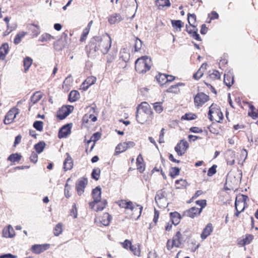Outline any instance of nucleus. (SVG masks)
Returning <instances> with one entry per match:
<instances>
[{
  "mask_svg": "<svg viewBox=\"0 0 258 258\" xmlns=\"http://www.w3.org/2000/svg\"><path fill=\"white\" fill-rule=\"evenodd\" d=\"M15 235V232L13 227L9 225L7 227L4 229L3 231V235L5 237H13Z\"/></svg>",
  "mask_w": 258,
  "mask_h": 258,
  "instance_id": "nucleus-22",
  "label": "nucleus"
},
{
  "mask_svg": "<svg viewBox=\"0 0 258 258\" xmlns=\"http://www.w3.org/2000/svg\"><path fill=\"white\" fill-rule=\"evenodd\" d=\"M27 33L25 32H19L14 40V43L15 44H18L21 41L22 39L26 35Z\"/></svg>",
  "mask_w": 258,
  "mask_h": 258,
  "instance_id": "nucleus-40",
  "label": "nucleus"
},
{
  "mask_svg": "<svg viewBox=\"0 0 258 258\" xmlns=\"http://www.w3.org/2000/svg\"><path fill=\"white\" fill-rule=\"evenodd\" d=\"M101 138V134L98 133H94L91 137V140L93 142H95L98 141Z\"/></svg>",
  "mask_w": 258,
  "mask_h": 258,
  "instance_id": "nucleus-64",
  "label": "nucleus"
},
{
  "mask_svg": "<svg viewBox=\"0 0 258 258\" xmlns=\"http://www.w3.org/2000/svg\"><path fill=\"white\" fill-rule=\"evenodd\" d=\"M19 113L20 110L18 108L16 107L12 108L6 114L4 119V123L6 124H9L13 122L16 117L17 115Z\"/></svg>",
  "mask_w": 258,
  "mask_h": 258,
  "instance_id": "nucleus-5",
  "label": "nucleus"
},
{
  "mask_svg": "<svg viewBox=\"0 0 258 258\" xmlns=\"http://www.w3.org/2000/svg\"><path fill=\"white\" fill-rule=\"evenodd\" d=\"M142 45V41L140 39L136 38V40H135V50L137 51L139 50L141 48Z\"/></svg>",
  "mask_w": 258,
  "mask_h": 258,
  "instance_id": "nucleus-56",
  "label": "nucleus"
},
{
  "mask_svg": "<svg viewBox=\"0 0 258 258\" xmlns=\"http://www.w3.org/2000/svg\"><path fill=\"white\" fill-rule=\"evenodd\" d=\"M92 198L94 201L89 203V206L91 209H94L96 203H98L101 200V188L97 186L92 192Z\"/></svg>",
  "mask_w": 258,
  "mask_h": 258,
  "instance_id": "nucleus-7",
  "label": "nucleus"
},
{
  "mask_svg": "<svg viewBox=\"0 0 258 258\" xmlns=\"http://www.w3.org/2000/svg\"><path fill=\"white\" fill-rule=\"evenodd\" d=\"M135 145V143L132 141L121 143L116 146L115 153L116 154H119L123 152L128 148L134 147Z\"/></svg>",
  "mask_w": 258,
  "mask_h": 258,
  "instance_id": "nucleus-10",
  "label": "nucleus"
},
{
  "mask_svg": "<svg viewBox=\"0 0 258 258\" xmlns=\"http://www.w3.org/2000/svg\"><path fill=\"white\" fill-rule=\"evenodd\" d=\"M181 234L180 232H177L176 235L173 236L172 240V244H174L175 247H178L181 244Z\"/></svg>",
  "mask_w": 258,
  "mask_h": 258,
  "instance_id": "nucleus-29",
  "label": "nucleus"
},
{
  "mask_svg": "<svg viewBox=\"0 0 258 258\" xmlns=\"http://www.w3.org/2000/svg\"><path fill=\"white\" fill-rule=\"evenodd\" d=\"M42 98V95L38 92H36L33 94L31 98V102L29 103V105H32L34 104L37 103Z\"/></svg>",
  "mask_w": 258,
  "mask_h": 258,
  "instance_id": "nucleus-35",
  "label": "nucleus"
},
{
  "mask_svg": "<svg viewBox=\"0 0 258 258\" xmlns=\"http://www.w3.org/2000/svg\"><path fill=\"white\" fill-rule=\"evenodd\" d=\"M72 106H62L57 112V116L60 119H63L73 110Z\"/></svg>",
  "mask_w": 258,
  "mask_h": 258,
  "instance_id": "nucleus-12",
  "label": "nucleus"
},
{
  "mask_svg": "<svg viewBox=\"0 0 258 258\" xmlns=\"http://www.w3.org/2000/svg\"><path fill=\"white\" fill-rule=\"evenodd\" d=\"M117 204L121 208L129 209L131 211H138L139 213V215H138V218L140 217L142 211L143 210L142 206L134 204L131 201L127 202L125 200H120L117 202Z\"/></svg>",
  "mask_w": 258,
  "mask_h": 258,
  "instance_id": "nucleus-4",
  "label": "nucleus"
},
{
  "mask_svg": "<svg viewBox=\"0 0 258 258\" xmlns=\"http://www.w3.org/2000/svg\"><path fill=\"white\" fill-rule=\"evenodd\" d=\"M196 16L195 14H189L188 15V22L190 26H192V23L196 21Z\"/></svg>",
  "mask_w": 258,
  "mask_h": 258,
  "instance_id": "nucleus-59",
  "label": "nucleus"
},
{
  "mask_svg": "<svg viewBox=\"0 0 258 258\" xmlns=\"http://www.w3.org/2000/svg\"><path fill=\"white\" fill-rule=\"evenodd\" d=\"M122 20L119 14H114L108 18V21L110 24L118 23Z\"/></svg>",
  "mask_w": 258,
  "mask_h": 258,
  "instance_id": "nucleus-26",
  "label": "nucleus"
},
{
  "mask_svg": "<svg viewBox=\"0 0 258 258\" xmlns=\"http://www.w3.org/2000/svg\"><path fill=\"white\" fill-rule=\"evenodd\" d=\"M155 201L159 207L161 208H165L167 207L168 205L167 199L155 200Z\"/></svg>",
  "mask_w": 258,
  "mask_h": 258,
  "instance_id": "nucleus-46",
  "label": "nucleus"
},
{
  "mask_svg": "<svg viewBox=\"0 0 258 258\" xmlns=\"http://www.w3.org/2000/svg\"><path fill=\"white\" fill-rule=\"evenodd\" d=\"M196 203L197 205H199L201 207L200 209H202V210L207 205L206 201L205 200H198L197 201Z\"/></svg>",
  "mask_w": 258,
  "mask_h": 258,
  "instance_id": "nucleus-63",
  "label": "nucleus"
},
{
  "mask_svg": "<svg viewBox=\"0 0 258 258\" xmlns=\"http://www.w3.org/2000/svg\"><path fill=\"white\" fill-rule=\"evenodd\" d=\"M189 147L188 143L185 140H181L175 147V151L178 156H182Z\"/></svg>",
  "mask_w": 258,
  "mask_h": 258,
  "instance_id": "nucleus-8",
  "label": "nucleus"
},
{
  "mask_svg": "<svg viewBox=\"0 0 258 258\" xmlns=\"http://www.w3.org/2000/svg\"><path fill=\"white\" fill-rule=\"evenodd\" d=\"M66 158L63 162V168L65 171L71 170L73 166V161L70 155L66 153Z\"/></svg>",
  "mask_w": 258,
  "mask_h": 258,
  "instance_id": "nucleus-21",
  "label": "nucleus"
},
{
  "mask_svg": "<svg viewBox=\"0 0 258 258\" xmlns=\"http://www.w3.org/2000/svg\"><path fill=\"white\" fill-rule=\"evenodd\" d=\"M213 227L211 223H208L204 228L201 234V237L202 240L206 239L213 232Z\"/></svg>",
  "mask_w": 258,
  "mask_h": 258,
  "instance_id": "nucleus-18",
  "label": "nucleus"
},
{
  "mask_svg": "<svg viewBox=\"0 0 258 258\" xmlns=\"http://www.w3.org/2000/svg\"><path fill=\"white\" fill-rule=\"evenodd\" d=\"M155 3L156 5L159 8L165 6L169 7L170 6L169 0H156Z\"/></svg>",
  "mask_w": 258,
  "mask_h": 258,
  "instance_id": "nucleus-37",
  "label": "nucleus"
},
{
  "mask_svg": "<svg viewBox=\"0 0 258 258\" xmlns=\"http://www.w3.org/2000/svg\"><path fill=\"white\" fill-rule=\"evenodd\" d=\"M216 165H213L211 168H209L208 171V175L209 176H211L216 172Z\"/></svg>",
  "mask_w": 258,
  "mask_h": 258,
  "instance_id": "nucleus-60",
  "label": "nucleus"
},
{
  "mask_svg": "<svg viewBox=\"0 0 258 258\" xmlns=\"http://www.w3.org/2000/svg\"><path fill=\"white\" fill-rule=\"evenodd\" d=\"M43 126V122L41 121H36L33 123V127L39 132L42 131Z\"/></svg>",
  "mask_w": 258,
  "mask_h": 258,
  "instance_id": "nucleus-51",
  "label": "nucleus"
},
{
  "mask_svg": "<svg viewBox=\"0 0 258 258\" xmlns=\"http://www.w3.org/2000/svg\"><path fill=\"white\" fill-rule=\"evenodd\" d=\"M100 173V170L99 168L94 169L92 172L91 175L92 177L95 180H98L99 177V175Z\"/></svg>",
  "mask_w": 258,
  "mask_h": 258,
  "instance_id": "nucleus-54",
  "label": "nucleus"
},
{
  "mask_svg": "<svg viewBox=\"0 0 258 258\" xmlns=\"http://www.w3.org/2000/svg\"><path fill=\"white\" fill-rule=\"evenodd\" d=\"M96 81V77L94 76H90L88 77L83 83L81 87L84 91L87 90L88 88L94 84Z\"/></svg>",
  "mask_w": 258,
  "mask_h": 258,
  "instance_id": "nucleus-17",
  "label": "nucleus"
},
{
  "mask_svg": "<svg viewBox=\"0 0 258 258\" xmlns=\"http://www.w3.org/2000/svg\"><path fill=\"white\" fill-rule=\"evenodd\" d=\"M99 220L100 222L103 225L107 226L109 224V223L110 222L111 216L108 213H105L103 214L102 217L99 218Z\"/></svg>",
  "mask_w": 258,
  "mask_h": 258,
  "instance_id": "nucleus-25",
  "label": "nucleus"
},
{
  "mask_svg": "<svg viewBox=\"0 0 258 258\" xmlns=\"http://www.w3.org/2000/svg\"><path fill=\"white\" fill-rule=\"evenodd\" d=\"M54 39V37L48 33H44L39 38V41L44 42Z\"/></svg>",
  "mask_w": 258,
  "mask_h": 258,
  "instance_id": "nucleus-42",
  "label": "nucleus"
},
{
  "mask_svg": "<svg viewBox=\"0 0 258 258\" xmlns=\"http://www.w3.org/2000/svg\"><path fill=\"white\" fill-rule=\"evenodd\" d=\"M21 157V155L18 153L12 154L9 156L8 160L13 162H17L20 160Z\"/></svg>",
  "mask_w": 258,
  "mask_h": 258,
  "instance_id": "nucleus-45",
  "label": "nucleus"
},
{
  "mask_svg": "<svg viewBox=\"0 0 258 258\" xmlns=\"http://www.w3.org/2000/svg\"><path fill=\"white\" fill-rule=\"evenodd\" d=\"M157 80L161 85H163L166 83V75L160 74L157 77Z\"/></svg>",
  "mask_w": 258,
  "mask_h": 258,
  "instance_id": "nucleus-48",
  "label": "nucleus"
},
{
  "mask_svg": "<svg viewBox=\"0 0 258 258\" xmlns=\"http://www.w3.org/2000/svg\"><path fill=\"white\" fill-rule=\"evenodd\" d=\"M122 247L125 249L130 248L131 246L132 245L131 241L129 240L126 239L122 243Z\"/></svg>",
  "mask_w": 258,
  "mask_h": 258,
  "instance_id": "nucleus-62",
  "label": "nucleus"
},
{
  "mask_svg": "<svg viewBox=\"0 0 258 258\" xmlns=\"http://www.w3.org/2000/svg\"><path fill=\"white\" fill-rule=\"evenodd\" d=\"M137 111L153 115V112L150 105L146 102H143L137 107Z\"/></svg>",
  "mask_w": 258,
  "mask_h": 258,
  "instance_id": "nucleus-14",
  "label": "nucleus"
},
{
  "mask_svg": "<svg viewBox=\"0 0 258 258\" xmlns=\"http://www.w3.org/2000/svg\"><path fill=\"white\" fill-rule=\"evenodd\" d=\"M247 199L248 197L243 195H241L236 197L235 202V209H238L242 212L245 209V204Z\"/></svg>",
  "mask_w": 258,
  "mask_h": 258,
  "instance_id": "nucleus-6",
  "label": "nucleus"
},
{
  "mask_svg": "<svg viewBox=\"0 0 258 258\" xmlns=\"http://www.w3.org/2000/svg\"><path fill=\"white\" fill-rule=\"evenodd\" d=\"M207 66V63H203L202 65L197 73L194 75L193 77L195 79L199 80L203 76L204 71L206 69Z\"/></svg>",
  "mask_w": 258,
  "mask_h": 258,
  "instance_id": "nucleus-28",
  "label": "nucleus"
},
{
  "mask_svg": "<svg viewBox=\"0 0 258 258\" xmlns=\"http://www.w3.org/2000/svg\"><path fill=\"white\" fill-rule=\"evenodd\" d=\"M209 118L211 121L220 122L223 116L219 108L214 104H212L209 107L208 113Z\"/></svg>",
  "mask_w": 258,
  "mask_h": 258,
  "instance_id": "nucleus-3",
  "label": "nucleus"
},
{
  "mask_svg": "<svg viewBox=\"0 0 258 258\" xmlns=\"http://www.w3.org/2000/svg\"><path fill=\"white\" fill-rule=\"evenodd\" d=\"M136 118L139 123L141 124H144L147 121L151 120L152 118V115L137 111Z\"/></svg>",
  "mask_w": 258,
  "mask_h": 258,
  "instance_id": "nucleus-11",
  "label": "nucleus"
},
{
  "mask_svg": "<svg viewBox=\"0 0 258 258\" xmlns=\"http://www.w3.org/2000/svg\"><path fill=\"white\" fill-rule=\"evenodd\" d=\"M253 238V236L250 234H246L245 237L239 238L237 239L238 245H245L249 244Z\"/></svg>",
  "mask_w": 258,
  "mask_h": 258,
  "instance_id": "nucleus-20",
  "label": "nucleus"
},
{
  "mask_svg": "<svg viewBox=\"0 0 258 258\" xmlns=\"http://www.w3.org/2000/svg\"><path fill=\"white\" fill-rule=\"evenodd\" d=\"M234 82L233 77L228 74H225L224 78V83L227 86H231Z\"/></svg>",
  "mask_w": 258,
  "mask_h": 258,
  "instance_id": "nucleus-34",
  "label": "nucleus"
},
{
  "mask_svg": "<svg viewBox=\"0 0 258 258\" xmlns=\"http://www.w3.org/2000/svg\"><path fill=\"white\" fill-rule=\"evenodd\" d=\"M172 223L174 225H177L180 221V215L177 212L170 213Z\"/></svg>",
  "mask_w": 258,
  "mask_h": 258,
  "instance_id": "nucleus-39",
  "label": "nucleus"
},
{
  "mask_svg": "<svg viewBox=\"0 0 258 258\" xmlns=\"http://www.w3.org/2000/svg\"><path fill=\"white\" fill-rule=\"evenodd\" d=\"M151 64V58L147 56H144L137 59L135 69L139 73L144 74L150 70Z\"/></svg>",
  "mask_w": 258,
  "mask_h": 258,
  "instance_id": "nucleus-2",
  "label": "nucleus"
},
{
  "mask_svg": "<svg viewBox=\"0 0 258 258\" xmlns=\"http://www.w3.org/2000/svg\"><path fill=\"white\" fill-rule=\"evenodd\" d=\"M202 212V209L194 207L190 208L189 210L186 211L185 214L187 216L191 218L198 217L201 214Z\"/></svg>",
  "mask_w": 258,
  "mask_h": 258,
  "instance_id": "nucleus-19",
  "label": "nucleus"
},
{
  "mask_svg": "<svg viewBox=\"0 0 258 258\" xmlns=\"http://www.w3.org/2000/svg\"><path fill=\"white\" fill-rule=\"evenodd\" d=\"M107 203V201L105 199L100 200L98 203H96L94 208L92 209L96 212L102 211L105 208Z\"/></svg>",
  "mask_w": 258,
  "mask_h": 258,
  "instance_id": "nucleus-27",
  "label": "nucleus"
},
{
  "mask_svg": "<svg viewBox=\"0 0 258 258\" xmlns=\"http://www.w3.org/2000/svg\"><path fill=\"white\" fill-rule=\"evenodd\" d=\"M161 104L162 103L160 102H155L153 104L155 111L158 113H161L163 110V107Z\"/></svg>",
  "mask_w": 258,
  "mask_h": 258,
  "instance_id": "nucleus-47",
  "label": "nucleus"
},
{
  "mask_svg": "<svg viewBox=\"0 0 258 258\" xmlns=\"http://www.w3.org/2000/svg\"><path fill=\"white\" fill-rule=\"evenodd\" d=\"M30 160L32 162L36 163L38 160V155L37 153L34 152H32L30 157Z\"/></svg>",
  "mask_w": 258,
  "mask_h": 258,
  "instance_id": "nucleus-57",
  "label": "nucleus"
},
{
  "mask_svg": "<svg viewBox=\"0 0 258 258\" xmlns=\"http://www.w3.org/2000/svg\"><path fill=\"white\" fill-rule=\"evenodd\" d=\"M88 183L87 178H81L78 180L76 184V188L78 194L79 196L82 195L84 192V188Z\"/></svg>",
  "mask_w": 258,
  "mask_h": 258,
  "instance_id": "nucleus-13",
  "label": "nucleus"
},
{
  "mask_svg": "<svg viewBox=\"0 0 258 258\" xmlns=\"http://www.w3.org/2000/svg\"><path fill=\"white\" fill-rule=\"evenodd\" d=\"M49 247V244H35L32 245L31 250L33 252L36 254H39L47 249Z\"/></svg>",
  "mask_w": 258,
  "mask_h": 258,
  "instance_id": "nucleus-16",
  "label": "nucleus"
},
{
  "mask_svg": "<svg viewBox=\"0 0 258 258\" xmlns=\"http://www.w3.org/2000/svg\"><path fill=\"white\" fill-rule=\"evenodd\" d=\"M209 99V96L204 93H198L194 98V102L196 106L201 107Z\"/></svg>",
  "mask_w": 258,
  "mask_h": 258,
  "instance_id": "nucleus-9",
  "label": "nucleus"
},
{
  "mask_svg": "<svg viewBox=\"0 0 258 258\" xmlns=\"http://www.w3.org/2000/svg\"><path fill=\"white\" fill-rule=\"evenodd\" d=\"M89 31H90V30H89V28H86L84 30L83 33L81 35V37L80 38L81 41H84L86 39V38L87 35L88 34Z\"/></svg>",
  "mask_w": 258,
  "mask_h": 258,
  "instance_id": "nucleus-58",
  "label": "nucleus"
},
{
  "mask_svg": "<svg viewBox=\"0 0 258 258\" xmlns=\"http://www.w3.org/2000/svg\"><path fill=\"white\" fill-rule=\"evenodd\" d=\"M39 26L35 24H31L29 25V29L32 31L33 37H36L40 34Z\"/></svg>",
  "mask_w": 258,
  "mask_h": 258,
  "instance_id": "nucleus-33",
  "label": "nucleus"
},
{
  "mask_svg": "<svg viewBox=\"0 0 258 258\" xmlns=\"http://www.w3.org/2000/svg\"><path fill=\"white\" fill-rule=\"evenodd\" d=\"M63 231V224L61 223H57L53 229V234L55 236H58Z\"/></svg>",
  "mask_w": 258,
  "mask_h": 258,
  "instance_id": "nucleus-31",
  "label": "nucleus"
},
{
  "mask_svg": "<svg viewBox=\"0 0 258 258\" xmlns=\"http://www.w3.org/2000/svg\"><path fill=\"white\" fill-rule=\"evenodd\" d=\"M93 43L95 44V51L100 50L104 54H106L111 47V39L108 35L104 36L102 38L96 36L94 38Z\"/></svg>",
  "mask_w": 258,
  "mask_h": 258,
  "instance_id": "nucleus-1",
  "label": "nucleus"
},
{
  "mask_svg": "<svg viewBox=\"0 0 258 258\" xmlns=\"http://www.w3.org/2000/svg\"><path fill=\"white\" fill-rule=\"evenodd\" d=\"M70 215L72 216H73V217L74 218H77L78 214H77V209L76 205H74L73 206L72 209L71 211Z\"/></svg>",
  "mask_w": 258,
  "mask_h": 258,
  "instance_id": "nucleus-61",
  "label": "nucleus"
},
{
  "mask_svg": "<svg viewBox=\"0 0 258 258\" xmlns=\"http://www.w3.org/2000/svg\"><path fill=\"white\" fill-rule=\"evenodd\" d=\"M72 127V123H68L63 125L60 129L58 133L59 138H63L67 137L68 135L71 134V128Z\"/></svg>",
  "mask_w": 258,
  "mask_h": 258,
  "instance_id": "nucleus-15",
  "label": "nucleus"
},
{
  "mask_svg": "<svg viewBox=\"0 0 258 258\" xmlns=\"http://www.w3.org/2000/svg\"><path fill=\"white\" fill-rule=\"evenodd\" d=\"M130 249L133 252L135 255L138 256L140 255L141 251L139 244L132 245L131 246Z\"/></svg>",
  "mask_w": 258,
  "mask_h": 258,
  "instance_id": "nucleus-43",
  "label": "nucleus"
},
{
  "mask_svg": "<svg viewBox=\"0 0 258 258\" xmlns=\"http://www.w3.org/2000/svg\"><path fill=\"white\" fill-rule=\"evenodd\" d=\"M32 59L29 57H26L24 58L23 62L25 72L28 70L30 66L32 65Z\"/></svg>",
  "mask_w": 258,
  "mask_h": 258,
  "instance_id": "nucleus-41",
  "label": "nucleus"
},
{
  "mask_svg": "<svg viewBox=\"0 0 258 258\" xmlns=\"http://www.w3.org/2000/svg\"><path fill=\"white\" fill-rule=\"evenodd\" d=\"M9 51V47L8 43H4L0 47V59L4 60L6 55Z\"/></svg>",
  "mask_w": 258,
  "mask_h": 258,
  "instance_id": "nucleus-23",
  "label": "nucleus"
},
{
  "mask_svg": "<svg viewBox=\"0 0 258 258\" xmlns=\"http://www.w3.org/2000/svg\"><path fill=\"white\" fill-rule=\"evenodd\" d=\"M175 184L177 188H181L186 186L187 182L186 180L181 179L180 180H176Z\"/></svg>",
  "mask_w": 258,
  "mask_h": 258,
  "instance_id": "nucleus-49",
  "label": "nucleus"
},
{
  "mask_svg": "<svg viewBox=\"0 0 258 258\" xmlns=\"http://www.w3.org/2000/svg\"><path fill=\"white\" fill-rule=\"evenodd\" d=\"M53 45L56 50L59 51L64 47L65 44L62 40L59 39L55 42Z\"/></svg>",
  "mask_w": 258,
  "mask_h": 258,
  "instance_id": "nucleus-38",
  "label": "nucleus"
},
{
  "mask_svg": "<svg viewBox=\"0 0 258 258\" xmlns=\"http://www.w3.org/2000/svg\"><path fill=\"white\" fill-rule=\"evenodd\" d=\"M172 26L175 28H178L180 31L181 28L182 27V23L180 20H172L171 21Z\"/></svg>",
  "mask_w": 258,
  "mask_h": 258,
  "instance_id": "nucleus-53",
  "label": "nucleus"
},
{
  "mask_svg": "<svg viewBox=\"0 0 258 258\" xmlns=\"http://www.w3.org/2000/svg\"><path fill=\"white\" fill-rule=\"evenodd\" d=\"M184 84L182 83H178L176 85H172L171 87H170L167 90V92L169 93H178L180 90H179V86H183Z\"/></svg>",
  "mask_w": 258,
  "mask_h": 258,
  "instance_id": "nucleus-30",
  "label": "nucleus"
},
{
  "mask_svg": "<svg viewBox=\"0 0 258 258\" xmlns=\"http://www.w3.org/2000/svg\"><path fill=\"white\" fill-rule=\"evenodd\" d=\"M208 78L210 80L212 81L219 79L220 78V74L218 71L214 70L212 73L209 72Z\"/></svg>",
  "mask_w": 258,
  "mask_h": 258,
  "instance_id": "nucleus-44",
  "label": "nucleus"
},
{
  "mask_svg": "<svg viewBox=\"0 0 258 258\" xmlns=\"http://www.w3.org/2000/svg\"><path fill=\"white\" fill-rule=\"evenodd\" d=\"M197 116L195 114L188 113H186L181 117V119H184L187 120H191L196 118Z\"/></svg>",
  "mask_w": 258,
  "mask_h": 258,
  "instance_id": "nucleus-50",
  "label": "nucleus"
},
{
  "mask_svg": "<svg viewBox=\"0 0 258 258\" xmlns=\"http://www.w3.org/2000/svg\"><path fill=\"white\" fill-rule=\"evenodd\" d=\"M235 153L233 151H228L226 153V160L227 164L230 165H232L235 163Z\"/></svg>",
  "mask_w": 258,
  "mask_h": 258,
  "instance_id": "nucleus-24",
  "label": "nucleus"
},
{
  "mask_svg": "<svg viewBox=\"0 0 258 258\" xmlns=\"http://www.w3.org/2000/svg\"><path fill=\"white\" fill-rule=\"evenodd\" d=\"M80 94L76 90L72 91L69 94V100L71 102H75L79 98Z\"/></svg>",
  "mask_w": 258,
  "mask_h": 258,
  "instance_id": "nucleus-32",
  "label": "nucleus"
},
{
  "mask_svg": "<svg viewBox=\"0 0 258 258\" xmlns=\"http://www.w3.org/2000/svg\"><path fill=\"white\" fill-rule=\"evenodd\" d=\"M45 143L44 142H40L34 146V148L38 154L42 152L45 147Z\"/></svg>",
  "mask_w": 258,
  "mask_h": 258,
  "instance_id": "nucleus-36",
  "label": "nucleus"
},
{
  "mask_svg": "<svg viewBox=\"0 0 258 258\" xmlns=\"http://www.w3.org/2000/svg\"><path fill=\"white\" fill-rule=\"evenodd\" d=\"M162 199H166V193L162 190H159L156 194L155 200H159Z\"/></svg>",
  "mask_w": 258,
  "mask_h": 258,
  "instance_id": "nucleus-52",
  "label": "nucleus"
},
{
  "mask_svg": "<svg viewBox=\"0 0 258 258\" xmlns=\"http://www.w3.org/2000/svg\"><path fill=\"white\" fill-rule=\"evenodd\" d=\"M180 170L178 167H173L170 172V175L172 178H174L179 173Z\"/></svg>",
  "mask_w": 258,
  "mask_h": 258,
  "instance_id": "nucleus-55",
  "label": "nucleus"
}]
</instances>
